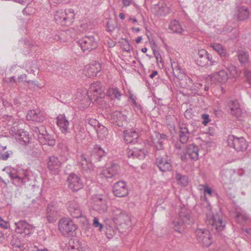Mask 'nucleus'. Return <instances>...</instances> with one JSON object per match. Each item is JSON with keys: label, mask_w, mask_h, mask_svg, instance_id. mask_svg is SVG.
<instances>
[{"label": "nucleus", "mask_w": 251, "mask_h": 251, "mask_svg": "<svg viewBox=\"0 0 251 251\" xmlns=\"http://www.w3.org/2000/svg\"><path fill=\"white\" fill-rule=\"evenodd\" d=\"M44 126H40V128L37 127L36 132H39L38 140L39 142L43 145H48L52 147L55 144V140L53 137L47 133L46 130H44Z\"/></svg>", "instance_id": "9"}, {"label": "nucleus", "mask_w": 251, "mask_h": 251, "mask_svg": "<svg viewBox=\"0 0 251 251\" xmlns=\"http://www.w3.org/2000/svg\"><path fill=\"white\" fill-rule=\"evenodd\" d=\"M49 38L50 39H52L53 40L56 41L61 40L60 36L58 35H57L56 33H54V35H52V36L50 35L49 36Z\"/></svg>", "instance_id": "59"}, {"label": "nucleus", "mask_w": 251, "mask_h": 251, "mask_svg": "<svg viewBox=\"0 0 251 251\" xmlns=\"http://www.w3.org/2000/svg\"><path fill=\"white\" fill-rule=\"evenodd\" d=\"M155 164L159 170L162 172H166L172 170L171 162L167 155L157 157L155 159Z\"/></svg>", "instance_id": "20"}, {"label": "nucleus", "mask_w": 251, "mask_h": 251, "mask_svg": "<svg viewBox=\"0 0 251 251\" xmlns=\"http://www.w3.org/2000/svg\"><path fill=\"white\" fill-rule=\"evenodd\" d=\"M113 192L116 197L126 196L128 193V190L126 182L120 181L115 183L113 186Z\"/></svg>", "instance_id": "21"}, {"label": "nucleus", "mask_w": 251, "mask_h": 251, "mask_svg": "<svg viewBox=\"0 0 251 251\" xmlns=\"http://www.w3.org/2000/svg\"><path fill=\"white\" fill-rule=\"evenodd\" d=\"M67 181L69 183V188L73 192H77L84 187L82 179L78 175L74 173H72L69 175Z\"/></svg>", "instance_id": "12"}, {"label": "nucleus", "mask_w": 251, "mask_h": 251, "mask_svg": "<svg viewBox=\"0 0 251 251\" xmlns=\"http://www.w3.org/2000/svg\"><path fill=\"white\" fill-rule=\"evenodd\" d=\"M206 223L208 226H211L212 230H215L218 232L223 230L226 226L222 219L214 217L213 214H210V217L206 219Z\"/></svg>", "instance_id": "14"}, {"label": "nucleus", "mask_w": 251, "mask_h": 251, "mask_svg": "<svg viewBox=\"0 0 251 251\" xmlns=\"http://www.w3.org/2000/svg\"><path fill=\"white\" fill-rule=\"evenodd\" d=\"M8 175L12 180V183L17 186H21L22 185H24L29 180L27 173L24 171H22L21 172L10 171Z\"/></svg>", "instance_id": "6"}, {"label": "nucleus", "mask_w": 251, "mask_h": 251, "mask_svg": "<svg viewBox=\"0 0 251 251\" xmlns=\"http://www.w3.org/2000/svg\"><path fill=\"white\" fill-rule=\"evenodd\" d=\"M197 127L188 123H181L179 125V139L181 143L185 144L189 140L190 136L194 134Z\"/></svg>", "instance_id": "3"}, {"label": "nucleus", "mask_w": 251, "mask_h": 251, "mask_svg": "<svg viewBox=\"0 0 251 251\" xmlns=\"http://www.w3.org/2000/svg\"><path fill=\"white\" fill-rule=\"evenodd\" d=\"M93 225L95 227H98L100 231L102 230L103 227V225L99 222V219L97 217H95L93 219Z\"/></svg>", "instance_id": "49"}, {"label": "nucleus", "mask_w": 251, "mask_h": 251, "mask_svg": "<svg viewBox=\"0 0 251 251\" xmlns=\"http://www.w3.org/2000/svg\"><path fill=\"white\" fill-rule=\"evenodd\" d=\"M0 227L5 229H8L10 227L9 223L3 220L1 217H0Z\"/></svg>", "instance_id": "50"}, {"label": "nucleus", "mask_w": 251, "mask_h": 251, "mask_svg": "<svg viewBox=\"0 0 251 251\" xmlns=\"http://www.w3.org/2000/svg\"><path fill=\"white\" fill-rule=\"evenodd\" d=\"M158 74V72L156 71H153L149 75V76L153 78L155 76Z\"/></svg>", "instance_id": "63"}, {"label": "nucleus", "mask_w": 251, "mask_h": 251, "mask_svg": "<svg viewBox=\"0 0 251 251\" xmlns=\"http://www.w3.org/2000/svg\"><path fill=\"white\" fill-rule=\"evenodd\" d=\"M78 44L83 51H90L96 48L97 42L94 36H85L78 41Z\"/></svg>", "instance_id": "8"}, {"label": "nucleus", "mask_w": 251, "mask_h": 251, "mask_svg": "<svg viewBox=\"0 0 251 251\" xmlns=\"http://www.w3.org/2000/svg\"><path fill=\"white\" fill-rule=\"evenodd\" d=\"M201 118L203 119V121L202 122V123L204 126L207 125L208 123L210 121L208 114H202L201 115Z\"/></svg>", "instance_id": "54"}, {"label": "nucleus", "mask_w": 251, "mask_h": 251, "mask_svg": "<svg viewBox=\"0 0 251 251\" xmlns=\"http://www.w3.org/2000/svg\"><path fill=\"white\" fill-rule=\"evenodd\" d=\"M103 91L100 82L97 81L90 85L87 95L90 100L92 101L93 99L96 100L95 97L97 98L98 95L100 97Z\"/></svg>", "instance_id": "18"}, {"label": "nucleus", "mask_w": 251, "mask_h": 251, "mask_svg": "<svg viewBox=\"0 0 251 251\" xmlns=\"http://www.w3.org/2000/svg\"><path fill=\"white\" fill-rule=\"evenodd\" d=\"M193 222L190 211L186 207H181L179 212V217L173 222L174 230L182 233L185 231L186 225H190Z\"/></svg>", "instance_id": "1"}, {"label": "nucleus", "mask_w": 251, "mask_h": 251, "mask_svg": "<svg viewBox=\"0 0 251 251\" xmlns=\"http://www.w3.org/2000/svg\"><path fill=\"white\" fill-rule=\"evenodd\" d=\"M48 167L50 171L53 174H56L59 171L61 162L57 156L53 155L49 158Z\"/></svg>", "instance_id": "27"}, {"label": "nucleus", "mask_w": 251, "mask_h": 251, "mask_svg": "<svg viewBox=\"0 0 251 251\" xmlns=\"http://www.w3.org/2000/svg\"><path fill=\"white\" fill-rule=\"evenodd\" d=\"M177 78L179 80L178 85L180 87L187 89H191L192 88L193 82L192 78L189 76L183 74V76L181 77H178Z\"/></svg>", "instance_id": "35"}, {"label": "nucleus", "mask_w": 251, "mask_h": 251, "mask_svg": "<svg viewBox=\"0 0 251 251\" xmlns=\"http://www.w3.org/2000/svg\"><path fill=\"white\" fill-rule=\"evenodd\" d=\"M107 118L110 120L111 123L120 126V122L125 121L126 119V116L121 111H115L108 114Z\"/></svg>", "instance_id": "25"}, {"label": "nucleus", "mask_w": 251, "mask_h": 251, "mask_svg": "<svg viewBox=\"0 0 251 251\" xmlns=\"http://www.w3.org/2000/svg\"><path fill=\"white\" fill-rule=\"evenodd\" d=\"M26 77V75L25 74H23L18 77V79L24 80Z\"/></svg>", "instance_id": "64"}, {"label": "nucleus", "mask_w": 251, "mask_h": 251, "mask_svg": "<svg viewBox=\"0 0 251 251\" xmlns=\"http://www.w3.org/2000/svg\"><path fill=\"white\" fill-rule=\"evenodd\" d=\"M98 123V122L95 119H90L87 122V125L93 126L95 128V126Z\"/></svg>", "instance_id": "57"}, {"label": "nucleus", "mask_w": 251, "mask_h": 251, "mask_svg": "<svg viewBox=\"0 0 251 251\" xmlns=\"http://www.w3.org/2000/svg\"><path fill=\"white\" fill-rule=\"evenodd\" d=\"M111 212L114 216L113 220L119 222L121 224L126 222L129 219V217L126 213L118 207H112Z\"/></svg>", "instance_id": "24"}, {"label": "nucleus", "mask_w": 251, "mask_h": 251, "mask_svg": "<svg viewBox=\"0 0 251 251\" xmlns=\"http://www.w3.org/2000/svg\"><path fill=\"white\" fill-rule=\"evenodd\" d=\"M26 116L29 120L40 123L44 121L45 119L43 113L38 109L30 110L27 113Z\"/></svg>", "instance_id": "30"}, {"label": "nucleus", "mask_w": 251, "mask_h": 251, "mask_svg": "<svg viewBox=\"0 0 251 251\" xmlns=\"http://www.w3.org/2000/svg\"><path fill=\"white\" fill-rule=\"evenodd\" d=\"M127 156L128 157L133 158H138L139 159H144L146 156V151L143 149H138L134 148L129 149L127 151Z\"/></svg>", "instance_id": "34"}, {"label": "nucleus", "mask_w": 251, "mask_h": 251, "mask_svg": "<svg viewBox=\"0 0 251 251\" xmlns=\"http://www.w3.org/2000/svg\"><path fill=\"white\" fill-rule=\"evenodd\" d=\"M57 213L55 204L53 202L50 203L47 208V218L50 223H53L55 221L54 218L56 216Z\"/></svg>", "instance_id": "33"}, {"label": "nucleus", "mask_w": 251, "mask_h": 251, "mask_svg": "<svg viewBox=\"0 0 251 251\" xmlns=\"http://www.w3.org/2000/svg\"><path fill=\"white\" fill-rule=\"evenodd\" d=\"M12 154L11 151H0V160H7L9 156Z\"/></svg>", "instance_id": "48"}, {"label": "nucleus", "mask_w": 251, "mask_h": 251, "mask_svg": "<svg viewBox=\"0 0 251 251\" xmlns=\"http://www.w3.org/2000/svg\"><path fill=\"white\" fill-rule=\"evenodd\" d=\"M15 231L18 233L25 235L31 234L34 230V227L25 221L21 220L15 223Z\"/></svg>", "instance_id": "13"}, {"label": "nucleus", "mask_w": 251, "mask_h": 251, "mask_svg": "<svg viewBox=\"0 0 251 251\" xmlns=\"http://www.w3.org/2000/svg\"><path fill=\"white\" fill-rule=\"evenodd\" d=\"M222 65L225 67L226 69H228V67H230L232 65L230 61L227 58H225L222 60Z\"/></svg>", "instance_id": "53"}, {"label": "nucleus", "mask_w": 251, "mask_h": 251, "mask_svg": "<svg viewBox=\"0 0 251 251\" xmlns=\"http://www.w3.org/2000/svg\"><path fill=\"white\" fill-rule=\"evenodd\" d=\"M237 54L238 60L241 64H245L248 62L249 55L247 51L239 50L237 51Z\"/></svg>", "instance_id": "45"}, {"label": "nucleus", "mask_w": 251, "mask_h": 251, "mask_svg": "<svg viewBox=\"0 0 251 251\" xmlns=\"http://www.w3.org/2000/svg\"><path fill=\"white\" fill-rule=\"evenodd\" d=\"M75 13L72 8L56 11L54 15L55 22L63 25L69 26L74 22Z\"/></svg>", "instance_id": "2"}, {"label": "nucleus", "mask_w": 251, "mask_h": 251, "mask_svg": "<svg viewBox=\"0 0 251 251\" xmlns=\"http://www.w3.org/2000/svg\"><path fill=\"white\" fill-rule=\"evenodd\" d=\"M107 95L110 97L111 99L115 98L118 100H120L122 96L121 92L117 87L110 88L107 91Z\"/></svg>", "instance_id": "44"}, {"label": "nucleus", "mask_w": 251, "mask_h": 251, "mask_svg": "<svg viewBox=\"0 0 251 251\" xmlns=\"http://www.w3.org/2000/svg\"><path fill=\"white\" fill-rule=\"evenodd\" d=\"M131 2V0H123V2L124 6H129Z\"/></svg>", "instance_id": "62"}, {"label": "nucleus", "mask_w": 251, "mask_h": 251, "mask_svg": "<svg viewBox=\"0 0 251 251\" xmlns=\"http://www.w3.org/2000/svg\"><path fill=\"white\" fill-rule=\"evenodd\" d=\"M190 158L197 160L199 158V148L195 144H191L187 145L185 149Z\"/></svg>", "instance_id": "31"}, {"label": "nucleus", "mask_w": 251, "mask_h": 251, "mask_svg": "<svg viewBox=\"0 0 251 251\" xmlns=\"http://www.w3.org/2000/svg\"><path fill=\"white\" fill-rule=\"evenodd\" d=\"M203 192H204V195L206 194H208L210 196H212V190L207 185L205 186L204 187Z\"/></svg>", "instance_id": "55"}, {"label": "nucleus", "mask_w": 251, "mask_h": 251, "mask_svg": "<svg viewBox=\"0 0 251 251\" xmlns=\"http://www.w3.org/2000/svg\"><path fill=\"white\" fill-rule=\"evenodd\" d=\"M138 137V133L134 130L131 129L124 132V140L126 144H135L137 142Z\"/></svg>", "instance_id": "32"}, {"label": "nucleus", "mask_w": 251, "mask_h": 251, "mask_svg": "<svg viewBox=\"0 0 251 251\" xmlns=\"http://www.w3.org/2000/svg\"><path fill=\"white\" fill-rule=\"evenodd\" d=\"M176 179L178 183L182 186H185L188 184V177L186 176L182 175L179 173L176 174Z\"/></svg>", "instance_id": "46"}, {"label": "nucleus", "mask_w": 251, "mask_h": 251, "mask_svg": "<svg viewBox=\"0 0 251 251\" xmlns=\"http://www.w3.org/2000/svg\"><path fill=\"white\" fill-rule=\"evenodd\" d=\"M56 123L62 133L67 134L70 133V122L64 114L57 116Z\"/></svg>", "instance_id": "16"}, {"label": "nucleus", "mask_w": 251, "mask_h": 251, "mask_svg": "<svg viewBox=\"0 0 251 251\" xmlns=\"http://www.w3.org/2000/svg\"><path fill=\"white\" fill-rule=\"evenodd\" d=\"M170 62L174 76L176 78L183 76L184 71L178 62L172 59H170Z\"/></svg>", "instance_id": "37"}, {"label": "nucleus", "mask_w": 251, "mask_h": 251, "mask_svg": "<svg viewBox=\"0 0 251 251\" xmlns=\"http://www.w3.org/2000/svg\"><path fill=\"white\" fill-rule=\"evenodd\" d=\"M227 144L229 147L233 148L237 152L245 151L248 147L247 142L243 137H237L233 135L228 136Z\"/></svg>", "instance_id": "4"}, {"label": "nucleus", "mask_w": 251, "mask_h": 251, "mask_svg": "<svg viewBox=\"0 0 251 251\" xmlns=\"http://www.w3.org/2000/svg\"><path fill=\"white\" fill-rule=\"evenodd\" d=\"M233 213L234 214L235 221L237 223L242 224L246 222L248 217L245 212L240 207L238 206L234 207Z\"/></svg>", "instance_id": "28"}, {"label": "nucleus", "mask_w": 251, "mask_h": 251, "mask_svg": "<svg viewBox=\"0 0 251 251\" xmlns=\"http://www.w3.org/2000/svg\"><path fill=\"white\" fill-rule=\"evenodd\" d=\"M120 169V167L117 164L113 163L105 169L102 170L100 176L101 178H112L119 174Z\"/></svg>", "instance_id": "15"}, {"label": "nucleus", "mask_w": 251, "mask_h": 251, "mask_svg": "<svg viewBox=\"0 0 251 251\" xmlns=\"http://www.w3.org/2000/svg\"><path fill=\"white\" fill-rule=\"evenodd\" d=\"M238 18L240 20H244L249 17V11L247 7L242 6L238 8Z\"/></svg>", "instance_id": "43"}, {"label": "nucleus", "mask_w": 251, "mask_h": 251, "mask_svg": "<svg viewBox=\"0 0 251 251\" xmlns=\"http://www.w3.org/2000/svg\"><path fill=\"white\" fill-rule=\"evenodd\" d=\"M66 206L70 214L74 218H78L83 217L82 210L78 203L75 201H68Z\"/></svg>", "instance_id": "19"}, {"label": "nucleus", "mask_w": 251, "mask_h": 251, "mask_svg": "<svg viewBox=\"0 0 251 251\" xmlns=\"http://www.w3.org/2000/svg\"><path fill=\"white\" fill-rule=\"evenodd\" d=\"M221 181L223 184H231L235 181V174L230 169H224L221 172Z\"/></svg>", "instance_id": "23"}, {"label": "nucleus", "mask_w": 251, "mask_h": 251, "mask_svg": "<svg viewBox=\"0 0 251 251\" xmlns=\"http://www.w3.org/2000/svg\"><path fill=\"white\" fill-rule=\"evenodd\" d=\"M197 240L202 245L208 247L212 243V239L210 231L205 229H197L195 232Z\"/></svg>", "instance_id": "11"}, {"label": "nucleus", "mask_w": 251, "mask_h": 251, "mask_svg": "<svg viewBox=\"0 0 251 251\" xmlns=\"http://www.w3.org/2000/svg\"><path fill=\"white\" fill-rule=\"evenodd\" d=\"M225 109L229 114L236 118L242 115V110L238 101L236 100H228L226 101Z\"/></svg>", "instance_id": "10"}, {"label": "nucleus", "mask_w": 251, "mask_h": 251, "mask_svg": "<svg viewBox=\"0 0 251 251\" xmlns=\"http://www.w3.org/2000/svg\"><path fill=\"white\" fill-rule=\"evenodd\" d=\"M188 154L185 150L180 154V159L182 161L186 162L188 160Z\"/></svg>", "instance_id": "56"}, {"label": "nucleus", "mask_w": 251, "mask_h": 251, "mask_svg": "<svg viewBox=\"0 0 251 251\" xmlns=\"http://www.w3.org/2000/svg\"><path fill=\"white\" fill-rule=\"evenodd\" d=\"M95 66L93 64H91L89 66L87 70L91 73V74L89 75L91 76L96 75L97 74L100 72V69L95 71Z\"/></svg>", "instance_id": "51"}, {"label": "nucleus", "mask_w": 251, "mask_h": 251, "mask_svg": "<svg viewBox=\"0 0 251 251\" xmlns=\"http://www.w3.org/2000/svg\"><path fill=\"white\" fill-rule=\"evenodd\" d=\"M227 70L228 71L230 75L234 78H236L240 75L241 72L237 71L236 67L233 65H232L230 67H228Z\"/></svg>", "instance_id": "47"}, {"label": "nucleus", "mask_w": 251, "mask_h": 251, "mask_svg": "<svg viewBox=\"0 0 251 251\" xmlns=\"http://www.w3.org/2000/svg\"><path fill=\"white\" fill-rule=\"evenodd\" d=\"M167 136L165 134L155 133V137L152 139L154 148L156 150H161L164 148V142L167 140Z\"/></svg>", "instance_id": "29"}, {"label": "nucleus", "mask_w": 251, "mask_h": 251, "mask_svg": "<svg viewBox=\"0 0 251 251\" xmlns=\"http://www.w3.org/2000/svg\"><path fill=\"white\" fill-rule=\"evenodd\" d=\"M58 228L64 235H72L76 229V226L70 219L64 218L59 220Z\"/></svg>", "instance_id": "5"}, {"label": "nucleus", "mask_w": 251, "mask_h": 251, "mask_svg": "<svg viewBox=\"0 0 251 251\" xmlns=\"http://www.w3.org/2000/svg\"><path fill=\"white\" fill-rule=\"evenodd\" d=\"M53 2L56 3H68L70 2V0H53Z\"/></svg>", "instance_id": "61"}, {"label": "nucleus", "mask_w": 251, "mask_h": 251, "mask_svg": "<svg viewBox=\"0 0 251 251\" xmlns=\"http://www.w3.org/2000/svg\"><path fill=\"white\" fill-rule=\"evenodd\" d=\"M244 73L248 82L251 85V71L247 69H245L244 70Z\"/></svg>", "instance_id": "52"}, {"label": "nucleus", "mask_w": 251, "mask_h": 251, "mask_svg": "<svg viewBox=\"0 0 251 251\" xmlns=\"http://www.w3.org/2000/svg\"><path fill=\"white\" fill-rule=\"evenodd\" d=\"M214 76L219 82L225 83L228 79V75L225 70H221L214 74Z\"/></svg>", "instance_id": "42"}, {"label": "nucleus", "mask_w": 251, "mask_h": 251, "mask_svg": "<svg viewBox=\"0 0 251 251\" xmlns=\"http://www.w3.org/2000/svg\"><path fill=\"white\" fill-rule=\"evenodd\" d=\"M115 29V26L113 25L110 24L109 21L107 23V30L108 31L112 32Z\"/></svg>", "instance_id": "60"}, {"label": "nucleus", "mask_w": 251, "mask_h": 251, "mask_svg": "<svg viewBox=\"0 0 251 251\" xmlns=\"http://www.w3.org/2000/svg\"><path fill=\"white\" fill-rule=\"evenodd\" d=\"M196 64L201 67H203L207 65H214L215 61L212 60V56L208 53L205 50H201L198 51L196 59Z\"/></svg>", "instance_id": "7"}, {"label": "nucleus", "mask_w": 251, "mask_h": 251, "mask_svg": "<svg viewBox=\"0 0 251 251\" xmlns=\"http://www.w3.org/2000/svg\"><path fill=\"white\" fill-rule=\"evenodd\" d=\"M125 42H126V44L124 45V47L123 50L126 52H130L131 51V48L129 46V44L126 40Z\"/></svg>", "instance_id": "58"}, {"label": "nucleus", "mask_w": 251, "mask_h": 251, "mask_svg": "<svg viewBox=\"0 0 251 251\" xmlns=\"http://www.w3.org/2000/svg\"><path fill=\"white\" fill-rule=\"evenodd\" d=\"M201 208L203 212L205 213L206 219L210 217V214H213L211 211V206L205 196L201 198Z\"/></svg>", "instance_id": "38"}, {"label": "nucleus", "mask_w": 251, "mask_h": 251, "mask_svg": "<svg viewBox=\"0 0 251 251\" xmlns=\"http://www.w3.org/2000/svg\"><path fill=\"white\" fill-rule=\"evenodd\" d=\"M169 28L173 33L178 34H182V32L184 31L179 22L176 20H174L171 22L169 26Z\"/></svg>", "instance_id": "39"}, {"label": "nucleus", "mask_w": 251, "mask_h": 251, "mask_svg": "<svg viewBox=\"0 0 251 251\" xmlns=\"http://www.w3.org/2000/svg\"><path fill=\"white\" fill-rule=\"evenodd\" d=\"M15 138L22 145H26L29 142L28 133L23 129L18 130L15 133Z\"/></svg>", "instance_id": "36"}, {"label": "nucleus", "mask_w": 251, "mask_h": 251, "mask_svg": "<svg viewBox=\"0 0 251 251\" xmlns=\"http://www.w3.org/2000/svg\"><path fill=\"white\" fill-rule=\"evenodd\" d=\"M210 47L222 56L226 57L227 56V53L226 49L220 44L214 43L210 45Z\"/></svg>", "instance_id": "41"}, {"label": "nucleus", "mask_w": 251, "mask_h": 251, "mask_svg": "<svg viewBox=\"0 0 251 251\" xmlns=\"http://www.w3.org/2000/svg\"><path fill=\"white\" fill-rule=\"evenodd\" d=\"M10 245L12 246V249L15 251H19V250L24 249V244L15 236H12L10 241Z\"/></svg>", "instance_id": "40"}, {"label": "nucleus", "mask_w": 251, "mask_h": 251, "mask_svg": "<svg viewBox=\"0 0 251 251\" xmlns=\"http://www.w3.org/2000/svg\"><path fill=\"white\" fill-rule=\"evenodd\" d=\"M93 208L100 213L105 212L107 210L106 201L103 199L102 196L96 195L93 197Z\"/></svg>", "instance_id": "17"}, {"label": "nucleus", "mask_w": 251, "mask_h": 251, "mask_svg": "<svg viewBox=\"0 0 251 251\" xmlns=\"http://www.w3.org/2000/svg\"><path fill=\"white\" fill-rule=\"evenodd\" d=\"M106 154L105 151L99 145H96L93 148L90 158L94 162L100 161L101 158Z\"/></svg>", "instance_id": "26"}, {"label": "nucleus", "mask_w": 251, "mask_h": 251, "mask_svg": "<svg viewBox=\"0 0 251 251\" xmlns=\"http://www.w3.org/2000/svg\"><path fill=\"white\" fill-rule=\"evenodd\" d=\"M79 164L81 169L83 172H91L93 170L94 165L93 161H91V158L86 157L85 155L81 154L79 157Z\"/></svg>", "instance_id": "22"}]
</instances>
